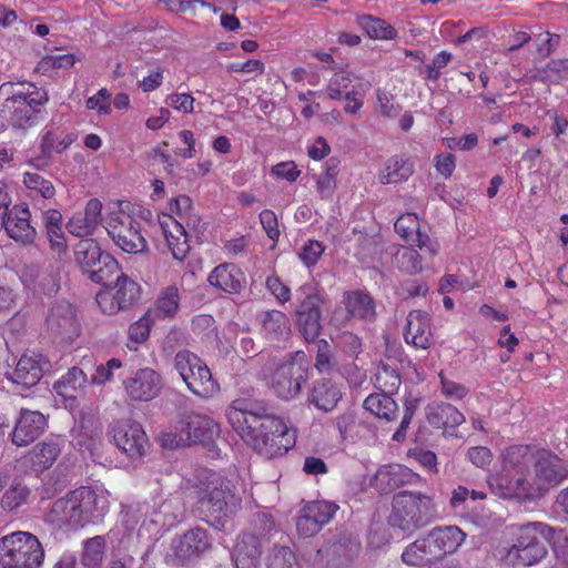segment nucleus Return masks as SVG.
Masks as SVG:
<instances>
[{"label":"nucleus","instance_id":"a211bd4d","mask_svg":"<svg viewBox=\"0 0 568 568\" xmlns=\"http://www.w3.org/2000/svg\"><path fill=\"white\" fill-rule=\"evenodd\" d=\"M105 287L115 290L114 294L99 293L97 302L102 312L109 315L130 308L140 295V286L120 271L113 276V282Z\"/></svg>","mask_w":568,"mask_h":568},{"label":"nucleus","instance_id":"473e14b6","mask_svg":"<svg viewBox=\"0 0 568 568\" xmlns=\"http://www.w3.org/2000/svg\"><path fill=\"white\" fill-rule=\"evenodd\" d=\"M437 555L443 560L448 554L455 552L466 535L457 526L435 527L427 532Z\"/></svg>","mask_w":568,"mask_h":568},{"label":"nucleus","instance_id":"5701e85b","mask_svg":"<svg viewBox=\"0 0 568 568\" xmlns=\"http://www.w3.org/2000/svg\"><path fill=\"white\" fill-rule=\"evenodd\" d=\"M179 436L183 443L210 447L217 435V425L207 416L192 414L179 423Z\"/></svg>","mask_w":568,"mask_h":568},{"label":"nucleus","instance_id":"603ef678","mask_svg":"<svg viewBox=\"0 0 568 568\" xmlns=\"http://www.w3.org/2000/svg\"><path fill=\"white\" fill-rule=\"evenodd\" d=\"M23 183L27 189L40 193L44 199H52L55 195V187L52 182L39 173L26 172Z\"/></svg>","mask_w":568,"mask_h":568},{"label":"nucleus","instance_id":"a18cd8bd","mask_svg":"<svg viewBox=\"0 0 568 568\" xmlns=\"http://www.w3.org/2000/svg\"><path fill=\"white\" fill-rule=\"evenodd\" d=\"M361 27L366 31L368 37L374 39L390 40L396 37V30L387 24L384 20L373 18L371 16H363L359 19Z\"/></svg>","mask_w":568,"mask_h":568},{"label":"nucleus","instance_id":"864d4df0","mask_svg":"<svg viewBox=\"0 0 568 568\" xmlns=\"http://www.w3.org/2000/svg\"><path fill=\"white\" fill-rule=\"evenodd\" d=\"M274 529V521L270 514L258 513L253 520L252 531L244 535H254L257 537L261 548L268 544V534Z\"/></svg>","mask_w":568,"mask_h":568},{"label":"nucleus","instance_id":"e2e57ef3","mask_svg":"<svg viewBox=\"0 0 568 568\" xmlns=\"http://www.w3.org/2000/svg\"><path fill=\"white\" fill-rule=\"evenodd\" d=\"M466 456L471 464L480 468L488 466L493 459L490 449L484 446L470 447Z\"/></svg>","mask_w":568,"mask_h":568},{"label":"nucleus","instance_id":"f03ea898","mask_svg":"<svg viewBox=\"0 0 568 568\" xmlns=\"http://www.w3.org/2000/svg\"><path fill=\"white\" fill-rule=\"evenodd\" d=\"M108 509L109 501L103 494L91 487L81 486L54 500L49 517L60 527L78 529L102 521Z\"/></svg>","mask_w":568,"mask_h":568},{"label":"nucleus","instance_id":"7ed1b4c3","mask_svg":"<svg viewBox=\"0 0 568 568\" xmlns=\"http://www.w3.org/2000/svg\"><path fill=\"white\" fill-rule=\"evenodd\" d=\"M47 91L30 82H6L0 85V115L13 128L27 130L37 120L43 104L48 102Z\"/></svg>","mask_w":568,"mask_h":568},{"label":"nucleus","instance_id":"cd10ccee","mask_svg":"<svg viewBox=\"0 0 568 568\" xmlns=\"http://www.w3.org/2000/svg\"><path fill=\"white\" fill-rule=\"evenodd\" d=\"M102 203L98 199L88 201L84 212L75 213L67 223L68 232L77 237H89L101 223Z\"/></svg>","mask_w":568,"mask_h":568},{"label":"nucleus","instance_id":"a878e982","mask_svg":"<svg viewBox=\"0 0 568 568\" xmlns=\"http://www.w3.org/2000/svg\"><path fill=\"white\" fill-rule=\"evenodd\" d=\"M361 541L357 536L343 530L335 534L325 547V554L336 566L348 565L359 554Z\"/></svg>","mask_w":568,"mask_h":568},{"label":"nucleus","instance_id":"13d9d810","mask_svg":"<svg viewBox=\"0 0 568 568\" xmlns=\"http://www.w3.org/2000/svg\"><path fill=\"white\" fill-rule=\"evenodd\" d=\"M323 253V244L316 240H310L304 244L298 255L303 263L310 267L317 263Z\"/></svg>","mask_w":568,"mask_h":568},{"label":"nucleus","instance_id":"e433bc0d","mask_svg":"<svg viewBox=\"0 0 568 568\" xmlns=\"http://www.w3.org/2000/svg\"><path fill=\"white\" fill-rule=\"evenodd\" d=\"M413 474L400 465L385 466L375 475L376 486L383 491H392L407 484Z\"/></svg>","mask_w":568,"mask_h":568},{"label":"nucleus","instance_id":"4468645a","mask_svg":"<svg viewBox=\"0 0 568 568\" xmlns=\"http://www.w3.org/2000/svg\"><path fill=\"white\" fill-rule=\"evenodd\" d=\"M211 547L212 540L207 530L202 527H194L172 540V554L168 555L166 561L175 567L190 566Z\"/></svg>","mask_w":568,"mask_h":568},{"label":"nucleus","instance_id":"20e7f679","mask_svg":"<svg viewBox=\"0 0 568 568\" xmlns=\"http://www.w3.org/2000/svg\"><path fill=\"white\" fill-rule=\"evenodd\" d=\"M388 523L403 531H415L426 526L434 517V505L429 496L403 490L393 497Z\"/></svg>","mask_w":568,"mask_h":568},{"label":"nucleus","instance_id":"f3484780","mask_svg":"<svg viewBox=\"0 0 568 568\" xmlns=\"http://www.w3.org/2000/svg\"><path fill=\"white\" fill-rule=\"evenodd\" d=\"M298 292L304 294L296 310L300 332L306 342L315 341L322 329L321 307L325 298L312 284L301 286Z\"/></svg>","mask_w":568,"mask_h":568},{"label":"nucleus","instance_id":"3c124183","mask_svg":"<svg viewBox=\"0 0 568 568\" xmlns=\"http://www.w3.org/2000/svg\"><path fill=\"white\" fill-rule=\"evenodd\" d=\"M267 568H301L295 554L291 548L275 547L267 560Z\"/></svg>","mask_w":568,"mask_h":568},{"label":"nucleus","instance_id":"f8f14e48","mask_svg":"<svg viewBox=\"0 0 568 568\" xmlns=\"http://www.w3.org/2000/svg\"><path fill=\"white\" fill-rule=\"evenodd\" d=\"M226 417L233 429L240 435L256 426L271 430L278 423L270 413V407L264 400L243 397L236 398L226 409Z\"/></svg>","mask_w":568,"mask_h":568},{"label":"nucleus","instance_id":"6e6552de","mask_svg":"<svg viewBox=\"0 0 568 568\" xmlns=\"http://www.w3.org/2000/svg\"><path fill=\"white\" fill-rule=\"evenodd\" d=\"M310 378V366L304 352L290 353L273 371L271 387L281 399L296 398Z\"/></svg>","mask_w":568,"mask_h":568},{"label":"nucleus","instance_id":"c756f323","mask_svg":"<svg viewBox=\"0 0 568 568\" xmlns=\"http://www.w3.org/2000/svg\"><path fill=\"white\" fill-rule=\"evenodd\" d=\"M437 549L434 548L428 534L409 544L402 552V561L410 567L439 568Z\"/></svg>","mask_w":568,"mask_h":568},{"label":"nucleus","instance_id":"5fc2aeb1","mask_svg":"<svg viewBox=\"0 0 568 568\" xmlns=\"http://www.w3.org/2000/svg\"><path fill=\"white\" fill-rule=\"evenodd\" d=\"M396 233L409 243L419 230V222L414 213L400 215L394 224Z\"/></svg>","mask_w":568,"mask_h":568},{"label":"nucleus","instance_id":"9d476101","mask_svg":"<svg viewBox=\"0 0 568 568\" xmlns=\"http://www.w3.org/2000/svg\"><path fill=\"white\" fill-rule=\"evenodd\" d=\"M538 448L529 445H514L503 455L504 471L507 473V494L523 498L528 486L530 474L539 457Z\"/></svg>","mask_w":568,"mask_h":568},{"label":"nucleus","instance_id":"aec40b11","mask_svg":"<svg viewBox=\"0 0 568 568\" xmlns=\"http://www.w3.org/2000/svg\"><path fill=\"white\" fill-rule=\"evenodd\" d=\"M108 435L119 449L130 458H140L149 445L148 437L139 423L118 420L110 425Z\"/></svg>","mask_w":568,"mask_h":568},{"label":"nucleus","instance_id":"dca6fc26","mask_svg":"<svg viewBox=\"0 0 568 568\" xmlns=\"http://www.w3.org/2000/svg\"><path fill=\"white\" fill-rule=\"evenodd\" d=\"M51 369L49 358L36 351L23 353L14 368L6 373L7 378L22 390L37 386L45 373Z\"/></svg>","mask_w":568,"mask_h":568},{"label":"nucleus","instance_id":"37998d69","mask_svg":"<svg viewBox=\"0 0 568 568\" xmlns=\"http://www.w3.org/2000/svg\"><path fill=\"white\" fill-rule=\"evenodd\" d=\"M31 488L20 479H14L1 498V507L6 511H12L28 504L31 497Z\"/></svg>","mask_w":568,"mask_h":568},{"label":"nucleus","instance_id":"9b49d317","mask_svg":"<svg viewBox=\"0 0 568 568\" xmlns=\"http://www.w3.org/2000/svg\"><path fill=\"white\" fill-rule=\"evenodd\" d=\"M275 420L278 425H275L271 430L256 424V426L240 434L247 445L267 459L284 456L295 444V437L290 433L286 424L278 417H275Z\"/></svg>","mask_w":568,"mask_h":568},{"label":"nucleus","instance_id":"bf43d9fd","mask_svg":"<svg viewBox=\"0 0 568 568\" xmlns=\"http://www.w3.org/2000/svg\"><path fill=\"white\" fill-rule=\"evenodd\" d=\"M150 324L151 320L146 314L131 324L128 331L130 341L136 344L145 342L150 335Z\"/></svg>","mask_w":568,"mask_h":568},{"label":"nucleus","instance_id":"6ab92c4d","mask_svg":"<svg viewBox=\"0 0 568 568\" xmlns=\"http://www.w3.org/2000/svg\"><path fill=\"white\" fill-rule=\"evenodd\" d=\"M106 230L114 243L126 253L136 254L148 250V242L141 234L140 223L130 214L122 212L112 216Z\"/></svg>","mask_w":568,"mask_h":568},{"label":"nucleus","instance_id":"423d86ee","mask_svg":"<svg viewBox=\"0 0 568 568\" xmlns=\"http://www.w3.org/2000/svg\"><path fill=\"white\" fill-rule=\"evenodd\" d=\"M564 534L542 523H529L518 529L517 537L508 550L509 559L518 565L532 566L547 554L545 541H551L556 535Z\"/></svg>","mask_w":568,"mask_h":568},{"label":"nucleus","instance_id":"8fccbe9b","mask_svg":"<svg viewBox=\"0 0 568 568\" xmlns=\"http://www.w3.org/2000/svg\"><path fill=\"white\" fill-rule=\"evenodd\" d=\"M395 263L402 272L409 275L417 274L423 268L419 253L412 247L398 251L395 256Z\"/></svg>","mask_w":568,"mask_h":568},{"label":"nucleus","instance_id":"412c9836","mask_svg":"<svg viewBox=\"0 0 568 568\" xmlns=\"http://www.w3.org/2000/svg\"><path fill=\"white\" fill-rule=\"evenodd\" d=\"M48 427L47 417L39 410L21 408L8 436L16 447H27L37 440Z\"/></svg>","mask_w":568,"mask_h":568},{"label":"nucleus","instance_id":"052dcab7","mask_svg":"<svg viewBox=\"0 0 568 568\" xmlns=\"http://www.w3.org/2000/svg\"><path fill=\"white\" fill-rule=\"evenodd\" d=\"M110 97L111 94L109 93V91L103 88L99 90L97 94L87 100V108L89 110L97 109L100 114L108 115L111 113V108L109 103Z\"/></svg>","mask_w":568,"mask_h":568},{"label":"nucleus","instance_id":"1a4fd4ad","mask_svg":"<svg viewBox=\"0 0 568 568\" xmlns=\"http://www.w3.org/2000/svg\"><path fill=\"white\" fill-rule=\"evenodd\" d=\"M566 478H568V460L549 450L541 449L523 499L540 498Z\"/></svg>","mask_w":568,"mask_h":568},{"label":"nucleus","instance_id":"2eb2a0df","mask_svg":"<svg viewBox=\"0 0 568 568\" xmlns=\"http://www.w3.org/2000/svg\"><path fill=\"white\" fill-rule=\"evenodd\" d=\"M45 326L60 343H71L81 329L77 308L68 301H55L48 310Z\"/></svg>","mask_w":568,"mask_h":568},{"label":"nucleus","instance_id":"69168bd1","mask_svg":"<svg viewBox=\"0 0 568 568\" xmlns=\"http://www.w3.org/2000/svg\"><path fill=\"white\" fill-rule=\"evenodd\" d=\"M260 221L267 236L275 241L280 236L278 223L275 213L271 210H263L260 213Z\"/></svg>","mask_w":568,"mask_h":568},{"label":"nucleus","instance_id":"0eeeda50","mask_svg":"<svg viewBox=\"0 0 568 568\" xmlns=\"http://www.w3.org/2000/svg\"><path fill=\"white\" fill-rule=\"evenodd\" d=\"M44 550L39 539L27 531H16L0 540V565L6 568H40Z\"/></svg>","mask_w":568,"mask_h":568},{"label":"nucleus","instance_id":"de8ad7c7","mask_svg":"<svg viewBox=\"0 0 568 568\" xmlns=\"http://www.w3.org/2000/svg\"><path fill=\"white\" fill-rule=\"evenodd\" d=\"M338 365L334 347L325 339L316 343V357L314 366L320 373H329Z\"/></svg>","mask_w":568,"mask_h":568},{"label":"nucleus","instance_id":"49530a36","mask_svg":"<svg viewBox=\"0 0 568 568\" xmlns=\"http://www.w3.org/2000/svg\"><path fill=\"white\" fill-rule=\"evenodd\" d=\"M160 226L163 231L165 240L168 242L169 248L172 252V255L175 260L183 261L190 250V245L187 243V235L181 236L176 235L173 230L170 229V224L168 221H160Z\"/></svg>","mask_w":568,"mask_h":568},{"label":"nucleus","instance_id":"774afa93","mask_svg":"<svg viewBox=\"0 0 568 568\" xmlns=\"http://www.w3.org/2000/svg\"><path fill=\"white\" fill-rule=\"evenodd\" d=\"M356 416L355 413L352 410H347L341 415H338L334 419V424L336 428L338 429V433L343 439H346L348 437V434L352 429V427L355 425Z\"/></svg>","mask_w":568,"mask_h":568},{"label":"nucleus","instance_id":"ddd939ff","mask_svg":"<svg viewBox=\"0 0 568 568\" xmlns=\"http://www.w3.org/2000/svg\"><path fill=\"white\" fill-rule=\"evenodd\" d=\"M174 367L196 396L210 397L217 392V384L209 367L197 355L186 349L179 351L174 357Z\"/></svg>","mask_w":568,"mask_h":568},{"label":"nucleus","instance_id":"f257e3e1","mask_svg":"<svg viewBox=\"0 0 568 568\" xmlns=\"http://www.w3.org/2000/svg\"><path fill=\"white\" fill-rule=\"evenodd\" d=\"M192 495L197 516L216 530H226L241 508L242 499L231 481L209 469L199 470Z\"/></svg>","mask_w":568,"mask_h":568},{"label":"nucleus","instance_id":"c9c22d12","mask_svg":"<svg viewBox=\"0 0 568 568\" xmlns=\"http://www.w3.org/2000/svg\"><path fill=\"white\" fill-rule=\"evenodd\" d=\"M414 173V164L399 155L389 158L383 170L378 173L382 184L399 183L408 180Z\"/></svg>","mask_w":568,"mask_h":568},{"label":"nucleus","instance_id":"09e8293b","mask_svg":"<svg viewBox=\"0 0 568 568\" xmlns=\"http://www.w3.org/2000/svg\"><path fill=\"white\" fill-rule=\"evenodd\" d=\"M77 139V135L69 133L63 138H59L55 133L49 131L42 136L41 151L45 156H51L53 152L62 153L67 150Z\"/></svg>","mask_w":568,"mask_h":568},{"label":"nucleus","instance_id":"338daca9","mask_svg":"<svg viewBox=\"0 0 568 568\" xmlns=\"http://www.w3.org/2000/svg\"><path fill=\"white\" fill-rule=\"evenodd\" d=\"M193 103L194 99L187 93H174L166 98V104L185 113L193 111Z\"/></svg>","mask_w":568,"mask_h":568},{"label":"nucleus","instance_id":"a19ab883","mask_svg":"<svg viewBox=\"0 0 568 568\" xmlns=\"http://www.w3.org/2000/svg\"><path fill=\"white\" fill-rule=\"evenodd\" d=\"M345 305L351 316L372 321L375 316L374 300L364 292H351L345 297Z\"/></svg>","mask_w":568,"mask_h":568},{"label":"nucleus","instance_id":"f704fd0d","mask_svg":"<svg viewBox=\"0 0 568 568\" xmlns=\"http://www.w3.org/2000/svg\"><path fill=\"white\" fill-rule=\"evenodd\" d=\"M262 549L257 537L243 535L233 554L235 567L260 568Z\"/></svg>","mask_w":568,"mask_h":568},{"label":"nucleus","instance_id":"0e129e2a","mask_svg":"<svg viewBox=\"0 0 568 568\" xmlns=\"http://www.w3.org/2000/svg\"><path fill=\"white\" fill-rule=\"evenodd\" d=\"M415 400H406L405 402V413L402 418V422L399 424V427L396 429V432L393 435V440L395 442H403L406 437L407 429L409 427V424L412 422V418L415 414Z\"/></svg>","mask_w":568,"mask_h":568},{"label":"nucleus","instance_id":"c85d7f7f","mask_svg":"<svg viewBox=\"0 0 568 568\" xmlns=\"http://www.w3.org/2000/svg\"><path fill=\"white\" fill-rule=\"evenodd\" d=\"M404 338L416 348L426 349L430 346V318L427 312L413 310L408 313Z\"/></svg>","mask_w":568,"mask_h":568},{"label":"nucleus","instance_id":"c03bdc74","mask_svg":"<svg viewBox=\"0 0 568 568\" xmlns=\"http://www.w3.org/2000/svg\"><path fill=\"white\" fill-rule=\"evenodd\" d=\"M402 378L397 369L387 363L381 362L375 375V386L381 393L393 395L397 393Z\"/></svg>","mask_w":568,"mask_h":568},{"label":"nucleus","instance_id":"79ce46f5","mask_svg":"<svg viewBox=\"0 0 568 568\" xmlns=\"http://www.w3.org/2000/svg\"><path fill=\"white\" fill-rule=\"evenodd\" d=\"M106 549L105 538L95 536L83 541L80 557L84 568H101Z\"/></svg>","mask_w":568,"mask_h":568},{"label":"nucleus","instance_id":"393cba45","mask_svg":"<svg viewBox=\"0 0 568 568\" xmlns=\"http://www.w3.org/2000/svg\"><path fill=\"white\" fill-rule=\"evenodd\" d=\"M62 440L60 438H47L36 444L19 460L23 468H30L34 473L49 469L61 455Z\"/></svg>","mask_w":568,"mask_h":568},{"label":"nucleus","instance_id":"bb28decb","mask_svg":"<svg viewBox=\"0 0 568 568\" xmlns=\"http://www.w3.org/2000/svg\"><path fill=\"white\" fill-rule=\"evenodd\" d=\"M342 399V392L338 385L331 378L321 377L315 379L308 390L306 402L324 413L332 412Z\"/></svg>","mask_w":568,"mask_h":568},{"label":"nucleus","instance_id":"2f4dec72","mask_svg":"<svg viewBox=\"0 0 568 568\" xmlns=\"http://www.w3.org/2000/svg\"><path fill=\"white\" fill-rule=\"evenodd\" d=\"M207 280L211 285L230 294L240 293L246 284L244 273L233 263L217 265Z\"/></svg>","mask_w":568,"mask_h":568},{"label":"nucleus","instance_id":"58836bf2","mask_svg":"<svg viewBox=\"0 0 568 568\" xmlns=\"http://www.w3.org/2000/svg\"><path fill=\"white\" fill-rule=\"evenodd\" d=\"M260 322L266 338L280 341L290 333V323L287 316L276 310L263 312L260 315Z\"/></svg>","mask_w":568,"mask_h":568},{"label":"nucleus","instance_id":"4c0bfd02","mask_svg":"<svg viewBox=\"0 0 568 568\" xmlns=\"http://www.w3.org/2000/svg\"><path fill=\"white\" fill-rule=\"evenodd\" d=\"M88 383V376L82 368L73 366L65 375L53 384L55 393L63 398H75Z\"/></svg>","mask_w":568,"mask_h":568},{"label":"nucleus","instance_id":"4d7b16f0","mask_svg":"<svg viewBox=\"0 0 568 568\" xmlns=\"http://www.w3.org/2000/svg\"><path fill=\"white\" fill-rule=\"evenodd\" d=\"M355 78L351 73H336L327 85V92L332 100H339L342 92L346 90Z\"/></svg>","mask_w":568,"mask_h":568},{"label":"nucleus","instance_id":"b1692460","mask_svg":"<svg viewBox=\"0 0 568 568\" xmlns=\"http://www.w3.org/2000/svg\"><path fill=\"white\" fill-rule=\"evenodd\" d=\"M126 395L132 400L149 402L155 398L162 387L161 375L152 368L138 369L132 376L123 382Z\"/></svg>","mask_w":568,"mask_h":568},{"label":"nucleus","instance_id":"4be33fe9","mask_svg":"<svg viewBox=\"0 0 568 568\" xmlns=\"http://www.w3.org/2000/svg\"><path fill=\"white\" fill-rule=\"evenodd\" d=\"M338 506L325 500L306 504L296 520V529L301 537L308 538L316 535L324 525L328 524L337 511Z\"/></svg>","mask_w":568,"mask_h":568},{"label":"nucleus","instance_id":"39448f33","mask_svg":"<svg viewBox=\"0 0 568 568\" xmlns=\"http://www.w3.org/2000/svg\"><path fill=\"white\" fill-rule=\"evenodd\" d=\"M73 254L82 274L95 284L109 286L113 282V276L119 273L116 260L91 237L81 239L73 246Z\"/></svg>","mask_w":568,"mask_h":568},{"label":"nucleus","instance_id":"72a5a7b5","mask_svg":"<svg viewBox=\"0 0 568 568\" xmlns=\"http://www.w3.org/2000/svg\"><path fill=\"white\" fill-rule=\"evenodd\" d=\"M427 422L436 428H456L465 422V416L452 404L433 403L426 407Z\"/></svg>","mask_w":568,"mask_h":568},{"label":"nucleus","instance_id":"ea45409f","mask_svg":"<svg viewBox=\"0 0 568 568\" xmlns=\"http://www.w3.org/2000/svg\"><path fill=\"white\" fill-rule=\"evenodd\" d=\"M363 407L378 418L390 422L396 418L398 406L390 395L374 393L366 397Z\"/></svg>","mask_w":568,"mask_h":568},{"label":"nucleus","instance_id":"680f3d73","mask_svg":"<svg viewBox=\"0 0 568 568\" xmlns=\"http://www.w3.org/2000/svg\"><path fill=\"white\" fill-rule=\"evenodd\" d=\"M265 285L280 303L284 304L290 300L291 290L280 280V277L268 276L266 278Z\"/></svg>","mask_w":568,"mask_h":568},{"label":"nucleus","instance_id":"6e6d98bb","mask_svg":"<svg viewBox=\"0 0 568 568\" xmlns=\"http://www.w3.org/2000/svg\"><path fill=\"white\" fill-rule=\"evenodd\" d=\"M158 310L165 316L175 314L179 307V291L176 287L170 286L165 288L156 301Z\"/></svg>","mask_w":568,"mask_h":568},{"label":"nucleus","instance_id":"7c9ffc66","mask_svg":"<svg viewBox=\"0 0 568 568\" xmlns=\"http://www.w3.org/2000/svg\"><path fill=\"white\" fill-rule=\"evenodd\" d=\"M31 213L28 206L14 205L3 229L8 235L22 244H30L37 236L36 229L30 224Z\"/></svg>","mask_w":568,"mask_h":568}]
</instances>
